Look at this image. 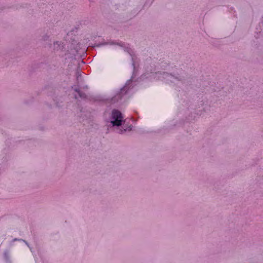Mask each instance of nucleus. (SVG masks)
Returning a JSON list of instances; mask_svg holds the SVG:
<instances>
[{"mask_svg": "<svg viewBox=\"0 0 263 263\" xmlns=\"http://www.w3.org/2000/svg\"><path fill=\"white\" fill-rule=\"evenodd\" d=\"M69 72L70 74H74V76L78 79L80 75V71L78 61L76 59L70 58L68 64Z\"/></svg>", "mask_w": 263, "mask_h": 263, "instance_id": "obj_1", "label": "nucleus"}, {"mask_svg": "<svg viewBox=\"0 0 263 263\" xmlns=\"http://www.w3.org/2000/svg\"><path fill=\"white\" fill-rule=\"evenodd\" d=\"M125 121L123 119V116L121 113L118 110H113L112 112V117L111 123L113 126H120Z\"/></svg>", "mask_w": 263, "mask_h": 263, "instance_id": "obj_2", "label": "nucleus"}, {"mask_svg": "<svg viewBox=\"0 0 263 263\" xmlns=\"http://www.w3.org/2000/svg\"><path fill=\"white\" fill-rule=\"evenodd\" d=\"M54 48L59 50L61 48H64V45L61 42H57L54 44Z\"/></svg>", "mask_w": 263, "mask_h": 263, "instance_id": "obj_3", "label": "nucleus"}]
</instances>
